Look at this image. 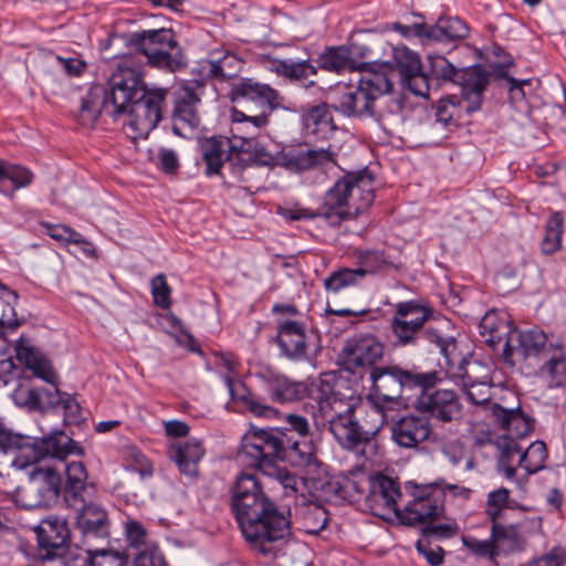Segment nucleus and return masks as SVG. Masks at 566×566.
Listing matches in <instances>:
<instances>
[{
	"instance_id": "obj_1",
	"label": "nucleus",
	"mask_w": 566,
	"mask_h": 566,
	"mask_svg": "<svg viewBox=\"0 0 566 566\" xmlns=\"http://www.w3.org/2000/svg\"><path fill=\"white\" fill-rule=\"evenodd\" d=\"M128 63L125 60L112 75L108 90L94 85L82 98L78 112L82 126H93L104 112L114 118L127 115L124 130L134 140L146 138L157 127L163 118L168 90L147 88L140 69Z\"/></svg>"
},
{
	"instance_id": "obj_2",
	"label": "nucleus",
	"mask_w": 566,
	"mask_h": 566,
	"mask_svg": "<svg viewBox=\"0 0 566 566\" xmlns=\"http://www.w3.org/2000/svg\"><path fill=\"white\" fill-rule=\"evenodd\" d=\"M230 494L231 510L245 541L260 554L274 556L292 534L290 509L277 506L252 473L241 472Z\"/></svg>"
},
{
	"instance_id": "obj_3",
	"label": "nucleus",
	"mask_w": 566,
	"mask_h": 566,
	"mask_svg": "<svg viewBox=\"0 0 566 566\" xmlns=\"http://www.w3.org/2000/svg\"><path fill=\"white\" fill-rule=\"evenodd\" d=\"M317 410L314 421L317 428H326L335 440L347 450L358 451L359 447H371L379 426L363 429L355 418V403L347 381L336 373H324L314 390Z\"/></svg>"
},
{
	"instance_id": "obj_4",
	"label": "nucleus",
	"mask_w": 566,
	"mask_h": 566,
	"mask_svg": "<svg viewBox=\"0 0 566 566\" xmlns=\"http://www.w3.org/2000/svg\"><path fill=\"white\" fill-rule=\"evenodd\" d=\"M374 199V177L366 170L348 172L325 193L319 211L296 207L284 209L282 216L289 220L322 217L331 226L337 227L366 211Z\"/></svg>"
},
{
	"instance_id": "obj_5",
	"label": "nucleus",
	"mask_w": 566,
	"mask_h": 566,
	"mask_svg": "<svg viewBox=\"0 0 566 566\" xmlns=\"http://www.w3.org/2000/svg\"><path fill=\"white\" fill-rule=\"evenodd\" d=\"M97 486L88 481L84 464H73L67 470L64 502L76 513V528L82 535V545L108 543L111 522L104 507L94 502Z\"/></svg>"
},
{
	"instance_id": "obj_6",
	"label": "nucleus",
	"mask_w": 566,
	"mask_h": 566,
	"mask_svg": "<svg viewBox=\"0 0 566 566\" xmlns=\"http://www.w3.org/2000/svg\"><path fill=\"white\" fill-rule=\"evenodd\" d=\"M373 408L380 417V423L386 420V411L401 406L405 392L416 388L427 389L437 381V370L421 371L419 368H403L399 365L373 367L369 373Z\"/></svg>"
},
{
	"instance_id": "obj_7",
	"label": "nucleus",
	"mask_w": 566,
	"mask_h": 566,
	"mask_svg": "<svg viewBox=\"0 0 566 566\" xmlns=\"http://www.w3.org/2000/svg\"><path fill=\"white\" fill-rule=\"evenodd\" d=\"M70 454H48L46 458H50L52 463H43V460L31 463L29 480L17 493L18 504L32 510L55 504L61 494L64 497L69 468L73 464H84L81 461L66 462L65 459Z\"/></svg>"
},
{
	"instance_id": "obj_8",
	"label": "nucleus",
	"mask_w": 566,
	"mask_h": 566,
	"mask_svg": "<svg viewBox=\"0 0 566 566\" xmlns=\"http://www.w3.org/2000/svg\"><path fill=\"white\" fill-rule=\"evenodd\" d=\"M0 452L13 454L12 464L19 469L46 459L48 454L82 453L83 448L63 432L34 438L14 432L0 421Z\"/></svg>"
},
{
	"instance_id": "obj_9",
	"label": "nucleus",
	"mask_w": 566,
	"mask_h": 566,
	"mask_svg": "<svg viewBox=\"0 0 566 566\" xmlns=\"http://www.w3.org/2000/svg\"><path fill=\"white\" fill-rule=\"evenodd\" d=\"M285 432L280 428L251 427L242 438L239 457L247 465L275 476L284 488L294 489V476L276 465V461H281Z\"/></svg>"
},
{
	"instance_id": "obj_10",
	"label": "nucleus",
	"mask_w": 566,
	"mask_h": 566,
	"mask_svg": "<svg viewBox=\"0 0 566 566\" xmlns=\"http://www.w3.org/2000/svg\"><path fill=\"white\" fill-rule=\"evenodd\" d=\"M392 71L384 67L361 75L357 85L338 86L332 102L333 108L346 117L369 118L374 104L392 91Z\"/></svg>"
},
{
	"instance_id": "obj_11",
	"label": "nucleus",
	"mask_w": 566,
	"mask_h": 566,
	"mask_svg": "<svg viewBox=\"0 0 566 566\" xmlns=\"http://www.w3.org/2000/svg\"><path fill=\"white\" fill-rule=\"evenodd\" d=\"M429 75L438 88L441 82H452L461 87L463 108L467 113L479 111L483 102V92L491 74L480 65L458 70L442 55H428Z\"/></svg>"
},
{
	"instance_id": "obj_12",
	"label": "nucleus",
	"mask_w": 566,
	"mask_h": 566,
	"mask_svg": "<svg viewBox=\"0 0 566 566\" xmlns=\"http://www.w3.org/2000/svg\"><path fill=\"white\" fill-rule=\"evenodd\" d=\"M231 101L239 104H253L259 112L247 114L243 111L233 109L232 120L234 123H251L260 128L268 123V117L275 105H277V92L266 84H260L251 78H243L232 85L230 91Z\"/></svg>"
},
{
	"instance_id": "obj_13",
	"label": "nucleus",
	"mask_w": 566,
	"mask_h": 566,
	"mask_svg": "<svg viewBox=\"0 0 566 566\" xmlns=\"http://www.w3.org/2000/svg\"><path fill=\"white\" fill-rule=\"evenodd\" d=\"M410 500L399 514V521L409 526L426 524L444 513V486L442 483L416 485Z\"/></svg>"
},
{
	"instance_id": "obj_14",
	"label": "nucleus",
	"mask_w": 566,
	"mask_h": 566,
	"mask_svg": "<svg viewBox=\"0 0 566 566\" xmlns=\"http://www.w3.org/2000/svg\"><path fill=\"white\" fill-rule=\"evenodd\" d=\"M438 381L427 388H416L419 392L415 401V409L420 413L441 422H451L461 416L462 406L457 392L452 389L437 388L442 382V377L437 371Z\"/></svg>"
},
{
	"instance_id": "obj_15",
	"label": "nucleus",
	"mask_w": 566,
	"mask_h": 566,
	"mask_svg": "<svg viewBox=\"0 0 566 566\" xmlns=\"http://www.w3.org/2000/svg\"><path fill=\"white\" fill-rule=\"evenodd\" d=\"M432 315L433 310L418 301L398 303L390 322L394 336L400 345L416 344Z\"/></svg>"
},
{
	"instance_id": "obj_16",
	"label": "nucleus",
	"mask_w": 566,
	"mask_h": 566,
	"mask_svg": "<svg viewBox=\"0 0 566 566\" xmlns=\"http://www.w3.org/2000/svg\"><path fill=\"white\" fill-rule=\"evenodd\" d=\"M205 92L203 81H188L175 87L174 98V130L179 134V124L196 128L200 124L199 106Z\"/></svg>"
},
{
	"instance_id": "obj_17",
	"label": "nucleus",
	"mask_w": 566,
	"mask_h": 566,
	"mask_svg": "<svg viewBox=\"0 0 566 566\" xmlns=\"http://www.w3.org/2000/svg\"><path fill=\"white\" fill-rule=\"evenodd\" d=\"M384 355L382 344L370 334H358L348 338L338 356L343 367L354 371L356 368L375 367Z\"/></svg>"
},
{
	"instance_id": "obj_18",
	"label": "nucleus",
	"mask_w": 566,
	"mask_h": 566,
	"mask_svg": "<svg viewBox=\"0 0 566 566\" xmlns=\"http://www.w3.org/2000/svg\"><path fill=\"white\" fill-rule=\"evenodd\" d=\"M368 483L366 504L371 513L382 518L392 513L399 520L402 510L398 506V500L401 497L398 482L385 474H377Z\"/></svg>"
},
{
	"instance_id": "obj_19",
	"label": "nucleus",
	"mask_w": 566,
	"mask_h": 566,
	"mask_svg": "<svg viewBox=\"0 0 566 566\" xmlns=\"http://www.w3.org/2000/svg\"><path fill=\"white\" fill-rule=\"evenodd\" d=\"M555 347L556 345L554 344H547L546 334L538 328L513 329L507 332L503 353L506 358L513 356H518L523 359L530 357L543 358Z\"/></svg>"
},
{
	"instance_id": "obj_20",
	"label": "nucleus",
	"mask_w": 566,
	"mask_h": 566,
	"mask_svg": "<svg viewBox=\"0 0 566 566\" xmlns=\"http://www.w3.org/2000/svg\"><path fill=\"white\" fill-rule=\"evenodd\" d=\"M391 439L400 448L415 449L429 439L431 424L428 418L407 415L390 426Z\"/></svg>"
},
{
	"instance_id": "obj_21",
	"label": "nucleus",
	"mask_w": 566,
	"mask_h": 566,
	"mask_svg": "<svg viewBox=\"0 0 566 566\" xmlns=\"http://www.w3.org/2000/svg\"><path fill=\"white\" fill-rule=\"evenodd\" d=\"M243 61L230 51H213L198 63V74L205 80H231L241 72Z\"/></svg>"
},
{
	"instance_id": "obj_22",
	"label": "nucleus",
	"mask_w": 566,
	"mask_h": 566,
	"mask_svg": "<svg viewBox=\"0 0 566 566\" xmlns=\"http://www.w3.org/2000/svg\"><path fill=\"white\" fill-rule=\"evenodd\" d=\"M41 548L48 551L46 558H53L55 551L63 549L70 539V530L64 517L50 515L33 527Z\"/></svg>"
},
{
	"instance_id": "obj_23",
	"label": "nucleus",
	"mask_w": 566,
	"mask_h": 566,
	"mask_svg": "<svg viewBox=\"0 0 566 566\" xmlns=\"http://www.w3.org/2000/svg\"><path fill=\"white\" fill-rule=\"evenodd\" d=\"M335 153L329 148H292L281 156L282 166L295 172L335 164Z\"/></svg>"
},
{
	"instance_id": "obj_24",
	"label": "nucleus",
	"mask_w": 566,
	"mask_h": 566,
	"mask_svg": "<svg viewBox=\"0 0 566 566\" xmlns=\"http://www.w3.org/2000/svg\"><path fill=\"white\" fill-rule=\"evenodd\" d=\"M359 48L352 45L331 46L322 52L317 59L321 69L328 72L340 73L344 71L360 70L365 63L357 57H365L363 52H358Z\"/></svg>"
},
{
	"instance_id": "obj_25",
	"label": "nucleus",
	"mask_w": 566,
	"mask_h": 566,
	"mask_svg": "<svg viewBox=\"0 0 566 566\" xmlns=\"http://www.w3.org/2000/svg\"><path fill=\"white\" fill-rule=\"evenodd\" d=\"M282 449L281 461H286L295 468L315 472L319 465L315 454V446L308 439H296L294 434L286 431Z\"/></svg>"
},
{
	"instance_id": "obj_26",
	"label": "nucleus",
	"mask_w": 566,
	"mask_h": 566,
	"mask_svg": "<svg viewBox=\"0 0 566 566\" xmlns=\"http://www.w3.org/2000/svg\"><path fill=\"white\" fill-rule=\"evenodd\" d=\"M276 342L282 354L294 360L306 357L307 345L304 324L297 321H282L279 323Z\"/></svg>"
},
{
	"instance_id": "obj_27",
	"label": "nucleus",
	"mask_w": 566,
	"mask_h": 566,
	"mask_svg": "<svg viewBox=\"0 0 566 566\" xmlns=\"http://www.w3.org/2000/svg\"><path fill=\"white\" fill-rule=\"evenodd\" d=\"M65 566H124L122 554L109 548L88 544L75 552H69Z\"/></svg>"
},
{
	"instance_id": "obj_28",
	"label": "nucleus",
	"mask_w": 566,
	"mask_h": 566,
	"mask_svg": "<svg viewBox=\"0 0 566 566\" xmlns=\"http://www.w3.org/2000/svg\"><path fill=\"white\" fill-rule=\"evenodd\" d=\"M492 417L504 429L506 437L523 438L534 429V421L520 408H504L499 403L492 405Z\"/></svg>"
},
{
	"instance_id": "obj_29",
	"label": "nucleus",
	"mask_w": 566,
	"mask_h": 566,
	"mask_svg": "<svg viewBox=\"0 0 566 566\" xmlns=\"http://www.w3.org/2000/svg\"><path fill=\"white\" fill-rule=\"evenodd\" d=\"M203 454L205 449L196 439L176 442L169 448V458L177 464L181 473L190 476L198 474V463Z\"/></svg>"
},
{
	"instance_id": "obj_30",
	"label": "nucleus",
	"mask_w": 566,
	"mask_h": 566,
	"mask_svg": "<svg viewBox=\"0 0 566 566\" xmlns=\"http://www.w3.org/2000/svg\"><path fill=\"white\" fill-rule=\"evenodd\" d=\"M15 356L18 360L31 369L33 374L46 381L53 384L56 374L49 361L29 340L21 338L15 345Z\"/></svg>"
},
{
	"instance_id": "obj_31",
	"label": "nucleus",
	"mask_w": 566,
	"mask_h": 566,
	"mask_svg": "<svg viewBox=\"0 0 566 566\" xmlns=\"http://www.w3.org/2000/svg\"><path fill=\"white\" fill-rule=\"evenodd\" d=\"M130 42L146 57H149L155 51L171 50L177 40L170 29H158L135 32L132 34Z\"/></svg>"
},
{
	"instance_id": "obj_32",
	"label": "nucleus",
	"mask_w": 566,
	"mask_h": 566,
	"mask_svg": "<svg viewBox=\"0 0 566 566\" xmlns=\"http://www.w3.org/2000/svg\"><path fill=\"white\" fill-rule=\"evenodd\" d=\"M130 42L146 57H149L155 51L171 50L177 40L170 29H158L135 32L132 34Z\"/></svg>"
},
{
	"instance_id": "obj_33",
	"label": "nucleus",
	"mask_w": 566,
	"mask_h": 566,
	"mask_svg": "<svg viewBox=\"0 0 566 566\" xmlns=\"http://www.w3.org/2000/svg\"><path fill=\"white\" fill-rule=\"evenodd\" d=\"M543 365L538 369V377L548 389L564 387L566 385V358L560 345L544 356Z\"/></svg>"
},
{
	"instance_id": "obj_34",
	"label": "nucleus",
	"mask_w": 566,
	"mask_h": 566,
	"mask_svg": "<svg viewBox=\"0 0 566 566\" xmlns=\"http://www.w3.org/2000/svg\"><path fill=\"white\" fill-rule=\"evenodd\" d=\"M229 151L233 153V137H211L202 142L201 154L207 175L219 174L224 161L230 158Z\"/></svg>"
},
{
	"instance_id": "obj_35",
	"label": "nucleus",
	"mask_w": 566,
	"mask_h": 566,
	"mask_svg": "<svg viewBox=\"0 0 566 566\" xmlns=\"http://www.w3.org/2000/svg\"><path fill=\"white\" fill-rule=\"evenodd\" d=\"M384 94L374 104L369 118L375 119L384 129L391 128L402 122L405 101L401 96Z\"/></svg>"
},
{
	"instance_id": "obj_36",
	"label": "nucleus",
	"mask_w": 566,
	"mask_h": 566,
	"mask_svg": "<svg viewBox=\"0 0 566 566\" xmlns=\"http://www.w3.org/2000/svg\"><path fill=\"white\" fill-rule=\"evenodd\" d=\"M265 390L273 402L285 403L302 399L306 387L302 382L276 375L265 380Z\"/></svg>"
},
{
	"instance_id": "obj_37",
	"label": "nucleus",
	"mask_w": 566,
	"mask_h": 566,
	"mask_svg": "<svg viewBox=\"0 0 566 566\" xmlns=\"http://www.w3.org/2000/svg\"><path fill=\"white\" fill-rule=\"evenodd\" d=\"M264 64L269 71L291 80H305L316 74V69L308 61L282 60L269 56L264 60Z\"/></svg>"
},
{
	"instance_id": "obj_38",
	"label": "nucleus",
	"mask_w": 566,
	"mask_h": 566,
	"mask_svg": "<svg viewBox=\"0 0 566 566\" xmlns=\"http://www.w3.org/2000/svg\"><path fill=\"white\" fill-rule=\"evenodd\" d=\"M226 384L232 399L241 402L244 410L251 412L255 417L261 418H274L276 416V409L268 405L263 398L247 390L244 386H242V394L235 391L231 377H226Z\"/></svg>"
},
{
	"instance_id": "obj_39",
	"label": "nucleus",
	"mask_w": 566,
	"mask_h": 566,
	"mask_svg": "<svg viewBox=\"0 0 566 566\" xmlns=\"http://www.w3.org/2000/svg\"><path fill=\"white\" fill-rule=\"evenodd\" d=\"M331 108H333L332 104L327 103H319L310 107L303 116L306 129L315 135H326L334 132L336 125Z\"/></svg>"
},
{
	"instance_id": "obj_40",
	"label": "nucleus",
	"mask_w": 566,
	"mask_h": 566,
	"mask_svg": "<svg viewBox=\"0 0 566 566\" xmlns=\"http://www.w3.org/2000/svg\"><path fill=\"white\" fill-rule=\"evenodd\" d=\"M18 300L17 291L0 283V336H4L9 331H15L21 325L14 310Z\"/></svg>"
},
{
	"instance_id": "obj_41",
	"label": "nucleus",
	"mask_w": 566,
	"mask_h": 566,
	"mask_svg": "<svg viewBox=\"0 0 566 566\" xmlns=\"http://www.w3.org/2000/svg\"><path fill=\"white\" fill-rule=\"evenodd\" d=\"M233 153L249 155L259 166L271 167L275 164L274 156L253 137L233 136Z\"/></svg>"
},
{
	"instance_id": "obj_42",
	"label": "nucleus",
	"mask_w": 566,
	"mask_h": 566,
	"mask_svg": "<svg viewBox=\"0 0 566 566\" xmlns=\"http://www.w3.org/2000/svg\"><path fill=\"white\" fill-rule=\"evenodd\" d=\"M448 326L449 321L444 318L440 319L436 326L429 322L428 325L423 327L420 339H426L434 344L439 348L440 354L449 361L451 353L455 349V343L452 336L444 333Z\"/></svg>"
},
{
	"instance_id": "obj_43",
	"label": "nucleus",
	"mask_w": 566,
	"mask_h": 566,
	"mask_svg": "<svg viewBox=\"0 0 566 566\" xmlns=\"http://www.w3.org/2000/svg\"><path fill=\"white\" fill-rule=\"evenodd\" d=\"M468 32V25L459 18H440L434 25H430V36L434 41L460 40Z\"/></svg>"
},
{
	"instance_id": "obj_44",
	"label": "nucleus",
	"mask_w": 566,
	"mask_h": 566,
	"mask_svg": "<svg viewBox=\"0 0 566 566\" xmlns=\"http://www.w3.org/2000/svg\"><path fill=\"white\" fill-rule=\"evenodd\" d=\"M147 59L151 66L168 72H178L187 65V59L178 42H175L171 50L165 52L155 51L154 55Z\"/></svg>"
},
{
	"instance_id": "obj_45",
	"label": "nucleus",
	"mask_w": 566,
	"mask_h": 566,
	"mask_svg": "<svg viewBox=\"0 0 566 566\" xmlns=\"http://www.w3.org/2000/svg\"><path fill=\"white\" fill-rule=\"evenodd\" d=\"M496 447L500 451L497 460L499 470L502 471L507 479H514L516 475V469L512 462L514 455H521V453H523L521 447L514 438L506 436H503L496 441Z\"/></svg>"
},
{
	"instance_id": "obj_46",
	"label": "nucleus",
	"mask_w": 566,
	"mask_h": 566,
	"mask_svg": "<svg viewBox=\"0 0 566 566\" xmlns=\"http://www.w3.org/2000/svg\"><path fill=\"white\" fill-rule=\"evenodd\" d=\"M548 452L543 441H534L530 447L521 453L518 464L528 474L537 473L545 468Z\"/></svg>"
},
{
	"instance_id": "obj_47",
	"label": "nucleus",
	"mask_w": 566,
	"mask_h": 566,
	"mask_svg": "<svg viewBox=\"0 0 566 566\" xmlns=\"http://www.w3.org/2000/svg\"><path fill=\"white\" fill-rule=\"evenodd\" d=\"M463 381V391L470 403L489 408L492 413V389L493 386L485 381H472L469 376Z\"/></svg>"
},
{
	"instance_id": "obj_48",
	"label": "nucleus",
	"mask_w": 566,
	"mask_h": 566,
	"mask_svg": "<svg viewBox=\"0 0 566 566\" xmlns=\"http://www.w3.org/2000/svg\"><path fill=\"white\" fill-rule=\"evenodd\" d=\"M304 531L308 534H318L328 523L326 509L317 503H308L302 510Z\"/></svg>"
},
{
	"instance_id": "obj_49",
	"label": "nucleus",
	"mask_w": 566,
	"mask_h": 566,
	"mask_svg": "<svg viewBox=\"0 0 566 566\" xmlns=\"http://www.w3.org/2000/svg\"><path fill=\"white\" fill-rule=\"evenodd\" d=\"M363 279V271L357 268H342L324 280V286L328 292L338 293L342 289L355 285Z\"/></svg>"
},
{
	"instance_id": "obj_50",
	"label": "nucleus",
	"mask_w": 566,
	"mask_h": 566,
	"mask_svg": "<svg viewBox=\"0 0 566 566\" xmlns=\"http://www.w3.org/2000/svg\"><path fill=\"white\" fill-rule=\"evenodd\" d=\"M564 219L559 212L553 213L545 227V237L542 241V251L545 254L556 252L560 247Z\"/></svg>"
},
{
	"instance_id": "obj_51",
	"label": "nucleus",
	"mask_w": 566,
	"mask_h": 566,
	"mask_svg": "<svg viewBox=\"0 0 566 566\" xmlns=\"http://www.w3.org/2000/svg\"><path fill=\"white\" fill-rule=\"evenodd\" d=\"M480 333L485 337L484 342L492 348H495L502 342L503 333L500 331L496 313L488 312L482 317Z\"/></svg>"
},
{
	"instance_id": "obj_52",
	"label": "nucleus",
	"mask_w": 566,
	"mask_h": 566,
	"mask_svg": "<svg viewBox=\"0 0 566 566\" xmlns=\"http://www.w3.org/2000/svg\"><path fill=\"white\" fill-rule=\"evenodd\" d=\"M401 81L411 93L421 97H427L429 91L434 87V83L430 75L422 72L421 69L415 73L406 75Z\"/></svg>"
},
{
	"instance_id": "obj_53",
	"label": "nucleus",
	"mask_w": 566,
	"mask_h": 566,
	"mask_svg": "<svg viewBox=\"0 0 566 566\" xmlns=\"http://www.w3.org/2000/svg\"><path fill=\"white\" fill-rule=\"evenodd\" d=\"M11 182V192L28 187L33 180V174L25 167L6 161V182Z\"/></svg>"
},
{
	"instance_id": "obj_54",
	"label": "nucleus",
	"mask_w": 566,
	"mask_h": 566,
	"mask_svg": "<svg viewBox=\"0 0 566 566\" xmlns=\"http://www.w3.org/2000/svg\"><path fill=\"white\" fill-rule=\"evenodd\" d=\"M463 545L479 557L494 560L497 556V546L490 539L481 541L473 536H462Z\"/></svg>"
},
{
	"instance_id": "obj_55",
	"label": "nucleus",
	"mask_w": 566,
	"mask_h": 566,
	"mask_svg": "<svg viewBox=\"0 0 566 566\" xmlns=\"http://www.w3.org/2000/svg\"><path fill=\"white\" fill-rule=\"evenodd\" d=\"M125 534L129 545L135 547L137 552L146 547V545H154L153 543L148 542V533L138 521H127L125 523Z\"/></svg>"
},
{
	"instance_id": "obj_56",
	"label": "nucleus",
	"mask_w": 566,
	"mask_h": 566,
	"mask_svg": "<svg viewBox=\"0 0 566 566\" xmlns=\"http://www.w3.org/2000/svg\"><path fill=\"white\" fill-rule=\"evenodd\" d=\"M134 566H167V563L159 547L154 544L146 545V547L136 553Z\"/></svg>"
},
{
	"instance_id": "obj_57",
	"label": "nucleus",
	"mask_w": 566,
	"mask_h": 566,
	"mask_svg": "<svg viewBox=\"0 0 566 566\" xmlns=\"http://www.w3.org/2000/svg\"><path fill=\"white\" fill-rule=\"evenodd\" d=\"M151 294L157 306L166 310L170 306V286L164 274H157L150 282Z\"/></svg>"
},
{
	"instance_id": "obj_58",
	"label": "nucleus",
	"mask_w": 566,
	"mask_h": 566,
	"mask_svg": "<svg viewBox=\"0 0 566 566\" xmlns=\"http://www.w3.org/2000/svg\"><path fill=\"white\" fill-rule=\"evenodd\" d=\"M459 525L455 521H451L443 524H434L432 522H428L422 528V536L431 539V538H450L458 534Z\"/></svg>"
},
{
	"instance_id": "obj_59",
	"label": "nucleus",
	"mask_w": 566,
	"mask_h": 566,
	"mask_svg": "<svg viewBox=\"0 0 566 566\" xmlns=\"http://www.w3.org/2000/svg\"><path fill=\"white\" fill-rule=\"evenodd\" d=\"M384 253L380 251H365L358 256V270L363 271V277L368 273H375L385 264Z\"/></svg>"
},
{
	"instance_id": "obj_60",
	"label": "nucleus",
	"mask_w": 566,
	"mask_h": 566,
	"mask_svg": "<svg viewBox=\"0 0 566 566\" xmlns=\"http://www.w3.org/2000/svg\"><path fill=\"white\" fill-rule=\"evenodd\" d=\"M395 57L401 78L421 69L419 56L408 50L397 51Z\"/></svg>"
},
{
	"instance_id": "obj_61",
	"label": "nucleus",
	"mask_w": 566,
	"mask_h": 566,
	"mask_svg": "<svg viewBox=\"0 0 566 566\" xmlns=\"http://www.w3.org/2000/svg\"><path fill=\"white\" fill-rule=\"evenodd\" d=\"M45 233L56 241L80 243L82 235L73 229L62 224L43 223Z\"/></svg>"
},
{
	"instance_id": "obj_62",
	"label": "nucleus",
	"mask_w": 566,
	"mask_h": 566,
	"mask_svg": "<svg viewBox=\"0 0 566 566\" xmlns=\"http://www.w3.org/2000/svg\"><path fill=\"white\" fill-rule=\"evenodd\" d=\"M417 551L431 566H439L443 562L444 552L440 546H431L430 539L421 537L416 544Z\"/></svg>"
},
{
	"instance_id": "obj_63",
	"label": "nucleus",
	"mask_w": 566,
	"mask_h": 566,
	"mask_svg": "<svg viewBox=\"0 0 566 566\" xmlns=\"http://www.w3.org/2000/svg\"><path fill=\"white\" fill-rule=\"evenodd\" d=\"M392 29L400 33L406 39L423 38L431 40L430 25L423 22H415L412 24H402L400 22H395L392 24Z\"/></svg>"
},
{
	"instance_id": "obj_64",
	"label": "nucleus",
	"mask_w": 566,
	"mask_h": 566,
	"mask_svg": "<svg viewBox=\"0 0 566 566\" xmlns=\"http://www.w3.org/2000/svg\"><path fill=\"white\" fill-rule=\"evenodd\" d=\"M55 379H57V377ZM50 385V388H36L39 394V402L40 406H42L41 411H45L48 409L60 406V401L64 395V392H61L57 388L56 380Z\"/></svg>"
}]
</instances>
